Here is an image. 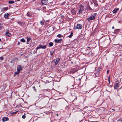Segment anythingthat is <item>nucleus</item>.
Returning a JSON list of instances; mask_svg holds the SVG:
<instances>
[{
    "label": "nucleus",
    "mask_w": 122,
    "mask_h": 122,
    "mask_svg": "<svg viewBox=\"0 0 122 122\" xmlns=\"http://www.w3.org/2000/svg\"><path fill=\"white\" fill-rule=\"evenodd\" d=\"M80 9L78 11V13L79 14H82L84 9V7L83 6L80 5Z\"/></svg>",
    "instance_id": "1"
},
{
    "label": "nucleus",
    "mask_w": 122,
    "mask_h": 122,
    "mask_svg": "<svg viewBox=\"0 0 122 122\" xmlns=\"http://www.w3.org/2000/svg\"><path fill=\"white\" fill-rule=\"evenodd\" d=\"M49 0H42L41 3L42 5H46L49 2V3H51V2H49Z\"/></svg>",
    "instance_id": "2"
},
{
    "label": "nucleus",
    "mask_w": 122,
    "mask_h": 122,
    "mask_svg": "<svg viewBox=\"0 0 122 122\" xmlns=\"http://www.w3.org/2000/svg\"><path fill=\"white\" fill-rule=\"evenodd\" d=\"M47 46V45H45L43 46L42 45H39V46L37 47L36 49L37 50L38 49H39L41 48L42 49H45L46 48V47Z\"/></svg>",
    "instance_id": "3"
},
{
    "label": "nucleus",
    "mask_w": 122,
    "mask_h": 122,
    "mask_svg": "<svg viewBox=\"0 0 122 122\" xmlns=\"http://www.w3.org/2000/svg\"><path fill=\"white\" fill-rule=\"evenodd\" d=\"M95 18V16L94 15H91L89 17L87 18V20L89 22L90 20H92L94 19Z\"/></svg>",
    "instance_id": "4"
},
{
    "label": "nucleus",
    "mask_w": 122,
    "mask_h": 122,
    "mask_svg": "<svg viewBox=\"0 0 122 122\" xmlns=\"http://www.w3.org/2000/svg\"><path fill=\"white\" fill-rule=\"evenodd\" d=\"M60 60V59L59 58H58L55 59L53 61L55 63V65H56L59 62Z\"/></svg>",
    "instance_id": "5"
},
{
    "label": "nucleus",
    "mask_w": 122,
    "mask_h": 122,
    "mask_svg": "<svg viewBox=\"0 0 122 122\" xmlns=\"http://www.w3.org/2000/svg\"><path fill=\"white\" fill-rule=\"evenodd\" d=\"M22 66L21 65H18L17 67V70L20 72L22 70Z\"/></svg>",
    "instance_id": "6"
},
{
    "label": "nucleus",
    "mask_w": 122,
    "mask_h": 122,
    "mask_svg": "<svg viewBox=\"0 0 122 122\" xmlns=\"http://www.w3.org/2000/svg\"><path fill=\"white\" fill-rule=\"evenodd\" d=\"M78 70L76 68H72L71 69V70L70 71V72L71 73H73L77 71Z\"/></svg>",
    "instance_id": "7"
},
{
    "label": "nucleus",
    "mask_w": 122,
    "mask_h": 122,
    "mask_svg": "<svg viewBox=\"0 0 122 122\" xmlns=\"http://www.w3.org/2000/svg\"><path fill=\"white\" fill-rule=\"evenodd\" d=\"M82 26L81 24H77V25L76 28L78 29H81L82 28Z\"/></svg>",
    "instance_id": "8"
},
{
    "label": "nucleus",
    "mask_w": 122,
    "mask_h": 122,
    "mask_svg": "<svg viewBox=\"0 0 122 122\" xmlns=\"http://www.w3.org/2000/svg\"><path fill=\"white\" fill-rule=\"evenodd\" d=\"M62 39H55V41L56 43H61V42Z\"/></svg>",
    "instance_id": "9"
},
{
    "label": "nucleus",
    "mask_w": 122,
    "mask_h": 122,
    "mask_svg": "<svg viewBox=\"0 0 122 122\" xmlns=\"http://www.w3.org/2000/svg\"><path fill=\"white\" fill-rule=\"evenodd\" d=\"M86 9H87L88 10H92V9L90 7L89 3H88L87 5V7H86V8L85 9V10Z\"/></svg>",
    "instance_id": "10"
},
{
    "label": "nucleus",
    "mask_w": 122,
    "mask_h": 122,
    "mask_svg": "<svg viewBox=\"0 0 122 122\" xmlns=\"http://www.w3.org/2000/svg\"><path fill=\"white\" fill-rule=\"evenodd\" d=\"M9 118L7 117H3L2 119V120L3 122H4L6 121H8V120Z\"/></svg>",
    "instance_id": "11"
},
{
    "label": "nucleus",
    "mask_w": 122,
    "mask_h": 122,
    "mask_svg": "<svg viewBox=\"0 0 122 122\" xmlns=\"http://www.w3.org/2000/svg\"><path fill=\"white\" fill-rule=\"evenodd\" d=\"M5 35L6 36L9 37L10 36V34L9 33V31L8 30L5 33Z\"/></svg>",
    "instance_id": "12"
},
{
    "label": "nucleus",
    "mask_w": 122,
    "mask_h": 122,
    "mask_svg": "<svg viewBox=\"0 0 122 122\" xmlns=\"http://www.w3.org/2000/svg\"><path fill=\"white\" fill-rule=\"evenodd\" d=\"M8 9V8L7 7H5L2 8L1 9V11H4L7 10Z\"/></svg>",
    "instance_id": "13"
},
{
    "label": "nucleus",
    "mask_w": 122,
    "mask_h": 122,
    "mask_svg": "<svg viewBox=\"0 0 122 122\" xmlns=\"http://www.w3.org/2000/svg\"><path fill=\"white\" fill-rule=\"evenodd\" d=\"M119 10V9L118 8H115L114 10L112 12L113 13H116L117 11H118Z\"/></svg>",
    "instance_id": "14"
},
{
    "label": "nucleus",
    "mask_w": 122,
    "mask_h": 122,
    "mask_svg": "<svg viewBox=\"0 0 122 122\" xmlns=\"http://www.w3.org/2000/svg\"><path fill=\"white\" fill-rule=\"evenodd\" d=\"M71 13L73 15H75L76 13V12L75 10H71Z\"/></svg>",
    "instance_id": "15"
},
{
    "label": "nucleus",
    "mask_w": 122,
    "mask_h": 122,
    "mask_svg": "<svg viewBox=\"0 0 122 122\" xmlns=\"http://www.w3.org/2000/svg\"><path fill=\"white\" fill-rule=\"evenodd\" d=\"M27 15L28 16H29L30 17H31L32 15L31 13L29 12H27Z\"/></svg>",
    "instance_id": "16"
},
{
    "label": "nucleus",
    "mask_w": 122,
    "mask_h": 122,
    "mask_svg": "<svg viewBox=\"0 0 122 122\" xmlns=\"http://www.w3.org/2000/svg\"><path fill=\"white\" fill-rule=\"evenodd\" d=\"M9 16V14L8 13L5 14L4 15V17L5 18H7Z\"/></svg>",
    "instance_id": "17"
},
{
    "label": "nucleus",
    "mask_w": 122,
    "mask_h": 122,
    "mask_svg": "<svg viewBox=\"0 0 122 122\" xmlns=\"http://www.w3.org/2000/svg\"><path fill=\"white\" fill-rule=\"evenodd\" d=\"M20 72V71H18L17 70V71L14 73V76H15L17 74H19Z\"/></svg>",
    "instance_id": "18"
},
{
    "label": "nucleus",
    "mask_w": 122,
    "mask_h": 122,
    "mask_svg": "<svg viewBox=\"0 0 122 122\" xmlns=\"http://www.w3.org/2000/svg\"><path fill=\"white\" fill-rule=\"evenodd\" d=\"M31 39V38L30 37L28 38H27V42H26L27 44H28V42H29L30 41V40Z\"/></svg>",
    "instance_id": "19"
},
{
    "label": "nucleus",
    "mask_w": 122,
    "mask_h": 122,
    "mask_svg": "<svg viewBox=\"0 0 122 122\" xmlns=\"http://www.w3.org/2000/svg\"><path fill=\"white\" fill-rule=\"evenodd\" d=\"M119 86V84L118 83H117L114 86V88L116 89V87H118Z\"/></svg>",
    "instance_id": "20"
},
{
    "label": "nucleus",
    "mask_w": 122,
    "mask_h": 122,
    "mask_svg": "<svg viewBox=\"0 0 122 122\" xmlns=\"http://www.w3.org/2000/svg\"><path fill=\"white\" fill-rule=\"evenodd\" d=\"M49 45L50 46H52L53 45V43L52 42H50L49 43Z\"/></svg>",
    "instance_id": "21"
},
{
    "label": "nucleus",
    "mask_w": 122,
    "mask_h": 122,
    "mask_svg": "<svg viewBox=\"0 0 122 122\" xmlns=\"http://www.w3.org/2000/svg\"><path fill=\"white\" fill-rule=\"evenodd\" d=\"M99 74V73L98 72H96L95 73V77H98L99 76L98 75H97V74Z\"/></svg>",
    "instance_id": "22"
},
{
    "label": "nucleus",
    "mask_w": 122,
    "mask_h": 122,
    "mask_svg": "<svg viewBox=\"0 0 122 122\" xmlns=\"http://www.w3.org/2000/svg\"><path fill=\"white\" fill-rule=\"evenodd\" d=\"M73 33L72 32H71L70 35L68 36V37L70 38H71L73 36Z\"/></svg>",
    "instance_id": "23"
},
{
    "label": "nucleus",
    "mask_w": 122,
    "mask_h": 122,
    "mask_svg": "<svg viewBox=\"0 0 122 122\" xmlns=\"http://www.w3.org/2000/svg\"><path fill=\"white\" fill-rule=\"evenodd\" d=\"M63 36L61 34H59L57 35V37L59 38H61V37H62Z\"/></svg>",
    "instance_id": "24"
},
{
    "label": "nucleus",
    "mask_w": 122,
    "mask_h": 122,
    "mask_svg": "<svg viewBox=\"0 0 122 122\" xmlns=\"http://www.w3.org/2000/svg\"><path fill=\"white\" fill-rule=\"evenodd\" d=\"M94 4L95 7H97L98 6V5L97 2L94 3Z\"/></svg>",
    "instance_id": "25"
},
{
    "label": "nucleus",
    "mask_w": 122,
    "mask_h": 122,
    "mask_svg": "<svg viewBox=\"0 0 122 122\" xmlns=\"http://www.w3.org/2000/svg\"><path fill=\"white\" fill-rule=\"evenodd\" d=\"M17 23L21 26L22 25V23L21 21H18L17 22Z\"/></svg>",
    "instance_id": "26"
},
{
    "label": "nucleus",
    "mask_w": 122,
    "mask_h": 122,
    "mask_svg": "<svg viewBox=\"0 0 122 122\" xmlns=\"http://www.w3.org/2000/svg\"><path fill=\"white\" fill-rule=\"evenodd\" d=\"M119 29H116L114 31V32L115 33L118 32L119 31Z\"/></svg>",
    "instance_id": "27"
},
{
    "label": "nucleus",
    "mask_w": 122,
    "mask_h": 122,
    "mask_svg": "<svg viewBox=\"0 0 122 122\" xmlns=\"http://www.w3.org/2000/svg\"><path fill=\"white\" fill-rule=\"evenodd\" d=\"M20 41L22 42H25V40L24 38H22L20 40Z\"/></svg>",
    "instance_id": "28"
},
{
    "label": "nucleus",
    "mask_w": 122,
    "mask_h": 122,
    "mask_svg": "<svg viewBox=\"0 0 122 122\" xmlns=\"http://www.w3.org/2000/svg\"><path fill=\"white\" fill-rule=\"evenodd\" d=\"M54 51H50V54L52 56L53 55V53H54Z\"/></svg>",
    "instance_id": "29"
},
{
    "label": "nucleus",
    "mask_w": 122,
    "mask_h": 122,
    "mask_svg": "<svg viewBox=\"0 0 122 122\" xmlns=\"http://www.w3.org/2000/svg\"><path fill=\"white\" fill-rule=\"evenodd\" d=\"M14 3V2L13 1H9V4H12Z\"/></svg>",
    "instance_id": "30"
},
{
    "label": "nucleus",
    "mask_w": 122,
    "mask_h": 122,
    "mask_svg": "<svg viewBox=\"0 0 122 122\" xmlns=\"http://www.w3.org/2000/svg\"><path fill=\"white\" fill-rule=\"evenodd\" d=\"M25 114L24 115H23L22 116V118L23 119H25L26 117L25 116Z\"/></svg>",
    "instance_id": "31"
},
{
    "label": "nucleus",
    "mask_w": 122,
    "mask_h": 122,
    "mask_svg": "<svg viewBox=\"0 0 122 122\" xmlns=\"http://www.w3.org/2000/svg\"><path fill=\"white\" fill-rule=\"evenodd\" d=\"M75 92V91L74 90H73L71 92V94L72 96H73L74 95H73L72 94V92Z\"/></svg>",
    "instance_id": "32"
},
{
    "label": "nucleus",
    "mask_w": 122,
    "mask_h": 122,
    "mask_svg": "<svg viewBox=\"0 0 122 122\" xmlns=\"http://www.w3.org/2000/svg\"><path fill=\"white\" fill-rule=\"evenodd\" d=\"M108 81L109 82V84L110 83V78L109 76L108 77Z\"/></svg>",
    "instance_id": "33"
},
{
    "label": "nucleus",
    "mask_w": 122,
    "mask_h": 122,
    "mask_svg": "<svg viewBox=\"0 0 122 122\" xmlns=\"http://www.w3.org/2000/svg\"><path fill=\"white\" fill-rule=\"evenodd\" d=\"M17 112H13L11 113V114H16Z\"/></svg>",
    "instance_id": "34"
},
{
    "label": "nucleus",
    "mask_w": 122,
    "mask_h": 122,
    "mask_svg": "<svg viewBox=\"0 0 122 122\" xmlns=\"http://www.w3.org/2000/svg\"><path fill=\"white\" fill-rule=\"evenodd\" d=\"M32 87L34 89V91H36V89H35V86H33Z\"/></svg>",
    "instance_id": "35"
},
{
    "label": "nucleus",
    "mask_w": 122,
    "mask_h": 122,
    "mask_svg": "<svg viewBox=\"0 0 122 122\" xmlns=\"http://www.w3.org/2000/svg\"><path fill=\"white\" fill-rule=\"evenodd\" d=\"M40 23L42 25L43 24V22L42 21H41L40 22Z\"/></svg>",
    "instance_id": "36"
},
{
    "label": "nucleus",
    "mask_w": 122,
    "mask_h": 122,
    "mask_svg": "<svg viewBox=\"0 0 122 122\" xmlns=\"http://www.w3.org/2000/svg\"><path fill=\"white\" fill-rule=\"evenodd\" d=\"M93 1L94 3L97 2L96 0H92Z\"/></svg>",
    "instance_id": "37"
},
{
    "label": "nucleus",
    "mask_w": 122,
    "mask_h": 122,
    "mask_svg": "<svg viewBox=\"0 0 122 122\" xmlns=\"http://www.w3.org/2000/svg\"><path fill=\"white\" fill-rule=\"evenodd\" d=\"M119 121H121L122 122V117H121L120 119L119 120H118Z\"/></svg>",
    "instance_id": "38"
},
{
    "label": "nucleus",
    "mask_w": 122,
    "mask_h": 122,
    "mask_svg": "<svg viewBox=\"0 0 122 122\" xmlns=\"http://www.w3.org/2000/svg\"><path fill=\"white\" fill-rule=\"evenodd\" d=\"M3 57H0V59L1 60H2L3 59Z\"/></svg>",
    "instance_id": "39"
},
{
    "label": "nucleus",
    "mask_w": 122,
    "mask_h": 122,
    "mask_svg": "<svg viewBox=\"0 0 122 122\" xmlns=\"http://www.w3.org/2000/svg\"><path fill=\"white\" fill-rule=\"evenodd\" d=\"M109 73V70H107V73L108 74Z\"/></svg>",
    "instance_id": "40"
},
{
    "label": "nucleus",
    "mask_w": 122,
    "mask_h": 122,
    "mask_svg": "<svg viewBox=\"0 0 122 122\" xmlns=\"http://www.w3.org/2000/svg\"><path fill=\"white\" fill-rule=\"evenodd\" d=\"M116 45L117 46V47H120V45L119 44H117Z\"/></svg>",
    "instance_id": "41"
},
{
    "label": "nucleus",
    "mask_w": 122,
    "mask_h": 122,
    "mask_svg": "<svg viewBox=\"0 0 122 122\" xmlns=\"http://www.w3.org/2000/svg\"><path fill=\"white\" fill-rule=\"evenodd\" d=\"M96 14H97V13H95L93 14V15H94V16H95Z\"/></svg>",
    "instance_id": "42"
},
{
    "label": "nucleus",
    "mask_w": 122,
    "mask_h": 122,
    "mask_svg": "<svg viewBox=\"0 0 122 122\" xmlns=\"http://www.w3.org/2000/svg\"><path fill=\"white\" fill-rule=\"evenodd\" d=\"M2 26H0V30L2 29Z\"/></svg>",
    "instance_id": "43"
},
{
    "label": "nucleus",
    "mask_w": 122,
    "mask_h": 122,
    "mask_svg": "<svg viewBox=\"0 0 122 122\" xmlns=\"http://www.w3.org/2000/svg\"><path fill=\"white\" fill-rule=\"evenodd\" d=\"M112 29H114V27L113 26L112 27Z\"/></svg>",
    "instance_id": "44"
},
{
    "label": "nucleus",
    "mask_w": 122,
    "mask_h": 122,
    "mask_svg": "<svg viewBox=\"0 0 122 122\" xmlns=\"http://www.w3.org/2000/svg\"><path fill=\"white\" fill-rule=\"evenodd\" d=\"M20 43V42H19L17 44V45H19Z\"/></svg>",
    "instance_id": "45"
},
{
    "label": "nucleus",
    "mask_w": 122,
    "mask_h": 122,
    "mask_svg": "<svg viewBox=\"0 0 122 122\" xmlns=\"http://www.w3.org/2000/svg\"><path fill=\"white\" fill-rule=\"evenodd\" d=\"M112 110H113V111H115V110L114 109H112Z\"/></svg>",
    "instance_id": "46"
},
{
    "label": "nucleus",
    "mask_w": 122,
    "mask_h": 122,
    "mask_svg": "<svg viewBox=\"0 0 122 122\" xmlns=\"http://www.w3.org/2000/svg\"><path fill=\"white\" fill-rule=\"evenodd\" d=\"M68 107V106H66V108L67 107Z\"/></svg>",
    "instance_id": "47"
},
{
    "label": "nucleus",
    "mask_w": 122,
    "mask_h": 122,
    "mask_svg": "<svg viewBox=\"0 0 122 122\" xmlns=\"http://www.w3.org/2000/svg\"><path fill=\"white\" fill-rule=\"evenodd\" d=\"M87 47L88 48H90V47Z\"/></svg>",
    "instance_id": "48"
},
{
    "label": "nucleus",
    "mask_w": 122,
    "mask_h": 122,
    "mask_svg": "<svg viewBox=\"0 0 122 122\" xmlns=\"http://www.w3.org/2000/svg\"><path fill=\"white\" fill-rule=\"evenodd\" d=\"M71 63H73V62H72V61H71Z\"/></svg>",
    "instance_id": "49"
},
{
    "label": "nucleus",
    "mask_w": 122,
    "mask_h": 122,
    "mask_svg": "<svg viewBox=\"0 0 122 122\" xmlns=\"http://www.w3.org/2000/svg\"><path fill=\"white\" fill-rule=\"evenodd\" d=\"M18 1H20V0H17Z\"/></svg>",
    "instance_id": "50"
},
{
    "label": "nucleus",
    "mask_w": 122,
    "mask_h": 122,
    "mask_svg": "<svg viewBox=\"0 0 122 122\" xmlns=\"http://www.w3.org/2000/svg\"><path fill=\"white\" fill-rule=\"evenodd\" d=\"M91 3L92 4H93V3H92V2H91Z\"/></svg>",
    "instance_id": "51"
},
{
    "label": "nucleus",
    "mask_w": 122,
    "mask_h": 122,
    "mask_svg": "<svg viewBox=\"0 0 122 122\" xmlns=\"http://www.w3.org/2000/svg\"><path fill=\"white\" fill-rule=\"evenodd\" d=\"M1 41V39H0V41Z\"/></svg>",
    "instance_id": "52"
},
{
    "label": "nucleus",
    "mask_w": 122,
    "mask_h": 122,
    "mask_svg": "<svg viewBox=\"0 0 122 122\" xmlns=\"http://www.w3.org/2000/svg\"><path fill=\"white\" fill-rule=\"evenodd\" d=\"M57 116H58V114L57 115Z\"/></svg>",
    "instance_id": "53"
},
{
    "label": "nucleus",
    "mask_w": 122,
    "mask_h": 122,
    "mask_svg": "<svg viewBox=\"0 0 122 122\" xmlns=\"http://www.w3.org/2000/svg\"><path fill=\"white\" fill-rule=\"evenodd\" d=\"M65 122H66V121H65Z\"/></svg>",
    "instance_id": "54"
}]
</instances>
